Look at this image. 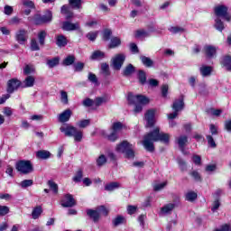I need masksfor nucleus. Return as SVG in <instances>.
Segmentation results:
<instances>
[{"label":"nucleus","instance_id":"20e7f679","mask_svg":"<svg viewBox=\"0 0 231 231\" xmlns=\"http://www.w3.org/2000/svg\"><path fill=\"white\" fill-rule=\"evenodd\" d=\"M60 131L64 133L65 136L74 137V142H82L84 134L81 130H79L77 127L67 125L66 126H60Z\"/></svg>","mask_w":231,"mask_h":231},{"label":"nucleus","instance_id":"393cba45","mask_svg":"<svg viewBox=\"0 0 231 231\" xmlns=\"http://www.w3.org/2000/svg\"><path fill=\"white\" fill-rule=\"evenodd\" d=\"M106 102H109V98L107 97H98L94 100V105L96 107H100L102 104H106Z\"/></svg>","mask_w":231,"mask_h":231},{"label":"nucleus","instance_id":"09e8293b","mask_svg":"<svg viewBox=\"0 0 231 231\" xmlns=\"http://www.w3.org/2000/svg\"><path fill=\"white\" fill-rule=\"evenodd\" d=\"M206 138L209 147L212 149H216V147H217V144H216V141H214V137H212V135H207Z\"/></svg>","mask_w":231,"mask_h":231},{"label":"nucleus","instance_id":"c85d7f7f","mask_svg":"<svg viewBox=\"0 0 231 231\" xmlns=\"http://www.w3.org/2000/svg\"><path fill=\"white\" fill-rule=\"evenodd\" d=\"M82 178H84V171L82 170H78L72 178V180L75 183H80V181H82Z\"/></svg>","mask_w":231,"mask_h":231},{"label":"nucleus","instance_id":"603ef678","mask_svg":"<svg viewBox=\"0 0 231 231\" xmlns=\"http://www.w3.org/2000/svg\"><path fill=\"white\" fill-rule=\"evenodd\" d=\"M221 207V202L219 201V198H216L214 202L212 203L211 210L212 212H216Z\"/></svg>","mask_w":231,"mask_h":231},{"label":"nucleus","instance_id":"4be33fe9","mask_svg":"<svg viewBox=\"0 0 231 231\" xmlns=\"http://www.w3.org/2000/svg\"><path fill=\"white\" fill-rule=\"evenodd\" d=\"M50 156H51V153L46 150H40L36 152V158H39V160H48Z\"/></svg>","mask_w":231,"mask_h":231},{"label":"nucleus","instance_id":"e2e57ef3","mask_svg":"<svg viewBox=\"0 0 231 231\" xmlns=\"http://www.w3.org/2000/svg\"><path fill=\"white\" fill-rule=\"evenodd\" d=\"M88 80L89 82H92V84H97L98 82V79L97 78V75H95L92 72L88 73Z\"/></svg>","mask_w":231,"mask_h":231},{"label":"nucleus","instance_id":"dca6fc26","mask_svg":"<svg viewBox=\"0 0 231 231\" xmlns=\"http://www.w3.org/2000/svg\"><path fill=\"white\" fill-rule=\"evenodd\" d=\"M177 143L180 149V151L185 154V147L189 143V136L180 135L177 138Z\"/></svg>","mask_w":231,"mask_h":231},{"label":"nucleus","instance_id":"9b49d317","mask_svg":"<svg viewBox=\"0 0 231 231\" xmlns=\"http://www.w3.org/2000/svg\"><path fill=\"white\" fill-rule=\"evenodd\" d=\"M185 97L183 95L180 96L178 99H175L173 101V104L171 106L173 111H177L180 113V111H183L185 108Z\"/></svg>","mask_w":231,"mask_h":231},{"label":"nucleus","instance_id":"aec40b11","mask_svg":"<svg viewBox=\"0 0 231 231\" xmlns=\"http://www.w3.org/2000/svg\"><path fill=\"white\" fill-rule=\"evenodd\" d=\"M136 71V68L134 67L133 64H128L124 69H123V76L124 77H131L133 73Z\"/></svg>","mask_w":231,"mask_h":231},{"label":"nucleus","instance_id":"f8f14e48","mask_svg":"<svg viewBox=\"0 0 231 231\" xmlns=\"http://www.w3.org/2000/svg\"><path fill=\"white\" fill-rule=\"evenodd\" d=\"M77 203L75 202V199L73 198V195L67 194L65 195V199L61 202V207L64 208H69L71 207H75Z\"/></svg>","mask_w":231,"mask_h":231},{"label":"nucleus","instance_id":"2eb2a0df","mask_svg":"<svg viewBox=\"0 0 231 231\" xmlns=\"http://www.w3.org/2000/svg\"><path fill=\"white\" fill-rule=\"evenodd\" d=\"M71 115H73V112L71 111V109L68 108L59 115L58 120L59 122H60V124H66V122H69Z\"/></svg>","mask_w":231,"mask_h":231},{"label":"nucleus","instance_id":"423d86ee","mask_svg":"<svg viewBox=\"0 0 231 231\" xmlns=\"http://www.w3.org/2000/svg\"><path fill=\"white\" fill-rule=\"evenodd\" d=\"M15 169L20 174L28 175L33 172V164L31 161L22 160L15 163Z\"/></svg>","mask_w":231,"mask_h":231},{"label":"nucleus","instance_id":"8fccbe9b","mask_svg":"<svg viewBox=\"0 0 231 231\" xmlns=\"http://www.w3.org/2000/svg\"><path fill=\"white\" fill-rule=\"evenodd\" d=\"M33 185V180H24L20 183L22 189H27V187H32Z\"/></svg>","mask_w":231,"mask_h":231},{"label":"nucleus","instance_id":"13d9d810","mask_svg":"<svg viewBox=\"0 0 231 231\" xmlns=\"http://www.w3.org/2000/svg\"><path fill=\"white\" fill-rule=\"evenodd\" d=\"M10 213V208L7 206L0 205V216H6V214Z\"/></svg>","mask_w":231,"mask_h":231},{"label":"nucleus","instance_id":"9d476101","mask_svg":"<svg viewBox=\"0 0 231 231\" xmlns=\"http://www.w3.org/2000/svg\"><path fill=\"white\" fill-rule=\"evenodd\" d=\"M19 88H23V83L21 80L17 79H11L7 81V93H14V91H17Z\"/></svg>","mask_w":231,"mask_h":231},{"label":"nucleus","instance_id":"de8ad7c7","mask_svg":"<svg viewBox=\"0 0 231 231\" xmlns=\"http://www.w3.org/2000/svg\"><path fill=\"white\" fill-rule=\"evenodd\" d=\"M169 31L171 33H183L185 32V28L180 26H172L169 28Z\"/></svg>","mask_w":231,"mask_h":231},{"label":"nucleus","instance_id":"7c9ffc66","mask_svg":"<svg viewBox=\"0 0 231 231\" xmlns=\"http://www.w3.org/2000/svg\"><path fill=\"white\" fill-rule=\"evenodd\" d=\"M214 27L216 28V30H217V32H223V30H225V23H223V21H221L220 18H217L215 19Z\"/></svg>","mask_w":231,"mask_h":231},{"label":"nucleus","instance_id":"6e6552de","mask_svg":"<svg viewBox=\"0 0 231 231\" xmlns=\"http://www.w3.org/2000/svg\"><path fill=\"white\" fill-rule=\"evenodd\" d=\"M124 62H125V54L124 53L116 54L112 59V66L114 69H116L117 71H120V69H122V66H124Z\"/></svg>","mask_w":231,"mask_h":231},{"label":"nucleus","instance_id":"052dcab7","mask_svg":"<svg viewBox=\"0 0 231 231\" xmlns=\"http://www.w3.org/2000/svg\"><path fill=\"white\" fill-rule=\"evenodd\" d=\"M95 104V100L93 101V99L91 98H86L85 100H83L82 105L85 107H91L93 105Z\"/></svg>","mask_w":231,"mask_h":231},{"label":"nucleus","instance_id":"0eeeda50","mask_svg":"<svg viewBox=\"0 0 231 231\" xmlns=\"http://www.w3.org/2000/svg\"><path fill=\"white\" fill-rule=\"evenodd\" d=\"M215 15L219 19L221 17L222 19H225V21H227V23L231 22V14H228V7L226 5H217L214 8Z\"/></svg>","mask_w":231,"mask_h":231},{"label":"nucleus","instance_id":"864d4df0","mask_svg":"<svg viewBox=\"0 0 231 231\" xmlns=\"http://www.w3.org/2000/svg\"><path fill=\"white\" fill-rule=\"evenodd\" d=\"M22 4L25 8H35V4L32 0H22Z\"/></svg>","mask_w":231,"mask_h":231},{"label":"nucleus","instance_id":"79ce46f5","mask_svg":"<svg viewBox=\"0 0 231 231\" xmlns=\"http://www.w3.org/2000/svg\"><path fill=\"white\" fill-rule=\"evenodd\" d=\"M60 61V59L59 57H55L51 60H47V65L49 68H55V66H59V62Z\"/></svg>","mask_w":231,"mask_h":231},{"label":"nucleus","instance_id":"69168bd1","mask_svg":"<svg viewBox=\"0 0 231 231\" xmlns=\"http://www.w3.org/2000/svg\"><path fill=\"white\" fill-rule=\"evenodd\" d=\"M114 226H118V225H122L124 223V217L121 216H118L113 220Z\"/></svg>","mask_w":231,"mask_h":231},{"label":"nucleus","instance_id":"c9c22d12","mask_svg":"<svg viewBox=\"0 0 231 231\" xmlns=\"http://www.w3.org/2000/svg\"><path fill=\"white\" fill-rule=\"evenodd\" d=\"M138 79H139L140 84H142V86H143L147 82V74H145V71L139 70Z\"/></svg>","mask_w":231,"mask_h":231},{"label":"nucleus","instance_id":"e433bc0d","mask_svg":"<svg viewBox=\"0 0 231 231\" xmlns=\"http://www.w3.org/2000/svg\"><path fill=\"white\" fill-rule=\"evenodd\" d=\"M220 64L222 66H224L225 68H228V66H231V56L226 55V56L222 57V59L220 60Z\"/></svg>","mask_w":231,"mask_h":231},{"label":"nucleus","instance_id":"a211bd4d","mask_svg":"<svg viewBox=\"0 0 231 231\" xmlns=\"http://www.w3.org/2000/svg\"><path fill=\"white\" fill-rule=\"evenodd\" d=\"M56 45L58 48H65L68 46V38L62 34L56 36Z\"/></svg>","mask_w":231,"mask_h":231},{"label":"nucleus","instance_id":"ddd939ff","mask_svg":"<svg viewBox=\"0 0 231 231\" xmlns=\"http://www.w3.org/2000/svg\"><path fill=\"white\" fill-rule=\"evenodd\" d=\"M62 30L65 32H74L75 30H80V23L79 22L73 23L70 22H63Z\"/></svg>","mask_w":231,"mask_h":231},{"label":"nucleus","instance_id":"6ab92c4d","mask_svg":"<svg viewBox=\"0 0 231 231\" xmlns=\"http://www.w3.org/2000/svg\"><path fill=\"white\" fill-rule=\"evenodd\" d=\"M87 216L90 217V219H93L95 223L100 219V212H98V208H97V210L95 209H88L87 210Z\"/></svg>","mask_w":231,"mask_h":231},{"label":"nucleus","instance_id":"cd10ccee","mask_svg":"<svg viewBox=\"0 0 231 231\" xmlns=\"http://www.w3.org/2000/svg\"><path fill=\"white\" fill-rule=\"evenodd\" d=\"M200 73L202 77H209L212 73V67L210 66H202L200 69Z\"/></svg>","mask_w":231,"mask_h":231},{"label":"nucleus","instance_id":"3c124183","mask_svg":"<svg viewBox=\"0 0 231 231\" xmlns=\"http://www.w3.org/2000/svg\"><path fill=\"white\" fill-rule=\"evenodd\" d=\"M48 185H49L51 190H52L54 192V194H57V192H59V186L57 185V183H55L52 180H49Z\"/></svg>","mask_w":231,"mask_h":231},{"label":"nucleus","instance_id":"f03ea898","mask_svg":"<svg viewBox=\"0 0 231 231\" xmlns=\"http://www.w3.org/2000/svg\"><path fill=\"white\" fill-rule=\"evenodd\" d=\"M129 106H135L134 108V115H138V113H142L143 109V106H147L149 104V99L147 97L143 95H133V93H129L127 97Z\"/></svg>","mask_w":231,"mask_h":231},{"label":"nucleus","instance_id":"49530a36","mask_svg":"<svg viewBox=\"0 0 231 231\" xmlns=\"http://www.w3.org/2000/svg\"><path fill=\"white\" fill-rule=\"evenodd\" d=\"M89 124H91V121L89 119H84V120L78 122L76 125L78 127L84 129V128L88 127V125H89Z\"/></svg>","mask_w":231,"mask_h":231},{"label":"nucleus","instance_id":"f3484780","mask_svg":"<svg viewBox=\"0 0 231 231\" xmlns=\"http://www.w3.org/2000/svg\"><path fill=\"white\" fill-rule=\"evenodd\" d=\"M154 115H155V112L152 109L148 110L146 112L144 116H145V120L147 121L148 127H152V125H154Z\"/></svg>","mask_w":231,"mask_h":231},{"label":"nucleus","instance_id":"bf43d9fd","mask_svg":"<svg viewBox=\"0 0 231 231\" xmlns=\"http://www.w3.org/2000/svg\"><path fill=\"white\" fill-rule=\"evenodd\" d=\"M112 32L109 29H106L103 33V41H109L111 39Z\"/></svg>","mask_w":231,"mask_h":231},{"label":"nucleus","instance_id":"37998d69","mask_svg":"<svg viewBox=\"0 0 231 231\" xmlns=\"http://www.w3.org/2000/svg\"><path fill=\"white\" fill-rule=\"evenodd\" d=\"M46 31H41L39 33H38V39H39V42L42 46H44V42L46 41Z\"/></svg>","mask_w":231,"mask_h":231},{"label":"nucleus","instance_id":"5701e85b","mask_svg":"<svg viewBox=\"0 0 231 231\" xmlns=\"http://www.w3.org/2000/svg\"><path fill=\"white\" fill-rule=\"evenodd\" d=\"M140 60L143 66H145L146 68H152V66L154 65V61H152V60H151V58L147 56H141Z\"/></svg>","mask_w":231,"mask_h":231},{"label":"nucleus","instance_id":"4468645a","mask_svg":"<svg viewBox=\"0 0 231 231\" xmlns=\"http://www.w3.org/2000/svg\"><path fill=\"white\" fill-rule=\"evenodd\" d=\"M203 51L208 59H214V57H216L217 48L214 45H206L204 46Z\"/></svg>","mask_w":231,"mask_h":231},{"label":"nucleus","instance_id":"4d7b16f0","mask_svg":"<svg viewBox=\"0 0 231 231\" xmlns=\"http://www.w3.org/2000/svg\"><path fill=\"white\" fill-rule=\"evenodd\" d=\"M165 187H167V181L159 183V184H155L153 186V190H155V192H158L160 190H162V189H165Z\"/></svg>","mask_w":231,"mask_h":231},{"label":"nucleus","instance_id":"5fc2aeb1","mask_svg":"<svg viewBox=\"0 0 231 231\" xmlns=\"http://www.w3.org/2000/svg\"><path fill=\"white\" fill-rule=\"evenodd\" d=\"M31 50L32 51H39V50H41V48L39 47V43H37L36 39H32L31 41Z\"/></svg>","mask_w":231,"mask_h":231},{"label":"nucleus","instance_id":"a18cd8bd","mask_svg":"<svg viewBox=\"0 0 231 231\" xmlns=\"http://www.w3.org/2000/svg\"><path fill=\"white\" fill-rule=\"evenodd\" d=\"M86 37L88 41L95 42V41H97V37H98V32H89L87 33Z\"/></svg>","mask_w":231,"mask_h":231},{"label":"nucleus","instance_id":"680f3d73","mask_svg":"<svg viewBox=\"0 0 231 231\" xmlns=\"http://www.w3.org/2000/svg\"><path fill=\"white\" fill-rule=\"evenodd\" d=\"M21 21H22L21 18H19L17 16H14L13 18H11L9 20V24H11V25H14V24L18 25V24H21Z\"/></svg>","mask_w":231,"mask_h":231},{"label":"nucleus","instance_id":"39448f33","mask_svg":"<svg viewBox=\"0 0 231 231\" xmlns=\"http://www.w3.org/2000/svg\"><path fill=\"white\" fill-rule=\"evenodd\" d=\"M116 152H122L125 154V158L132 160L134 158V150H133V144L129 143L127 141H124L119 143L116 148Z\"/></svg>","mask_w":231,"mask_h":231},{"label":"nucleus","instance_id":"a878e982","mask_svg":"<svg viewBox=\"0 0 231 231\" xmlns=\"http://www.w3.org/2000/svg\"><path fill=\"white\" fill-rule=\"evenodd\" d=\"M151 32L149 31H146L144 29L137 30L135 32V38L136 39H142V37H150Z\"/></svg>","mask_w":231,"mask_h":231},{"label":"nucleus","instance_id":"f257e3e1","mask_svg":"<svg viewBox=\"0 0 231 231\" xmlns=\"http://www.w3.org/2000/svg\"><path fill=\"white\" fill-rule=\"evenodd\" d=\"M170 140L171 135L169 134L160 132V128L157 127L144 135L143 145L148 152H154V142H162L167 145L169 144Z\"/></svg>","mask_w":231,"mask_h":231},{"label":"nucleus","instance_id":"6e6d98bb","mask_svg":"<svg viewBox=\"0 0 231 231\" xmlns=\"http://www.w3.org/2000/svg\"><path fill=\"white\" fill-rule=\"evenodd\" d=\"M123 127H124V125L120 122L114 123L112 125V129H113L114 133H118V131H121V129H123Z\"/></svg>","mask_w":231,"mask_h":231},{"label":"nucleus","instance_id":"7ed1b4c3","mask_svg":"<svg viewBox=\"0 0 231 231\" xmlns=\"http://www.w3.org/2000/svg\"><path fill=\"white\" fill-rule=\"evenodd\" d=\"M28 21L33 23L36 26H41L42 24H50L53 21V13L51 11H45L44 14L37 13L33 16H29Z\"/></svg>","mask_w":231,"mask_h":231},{"label":"nucleus","instance_id":"58836bf2","mask_svg":"<svg viewBox=\"0 0 231 231\" xmlns=\"http://www.w3.org/2000/svg\"><path fill=\"white\" fill-rule=\"evenodd\" d=\"M60 102L64 104V106H68L69 104V100L68 99V92L64 90H60Z\"/></svg>","mask_w":231,"mask_h":231},{"label":"nucleus","instance_id":"b1692460","mask_svg":"<svg viewBox=\"0 0 231 231\" xmlns=\"http://www.w3.org/2000/svg\"><path fill=\"white\" fill-rule=\"evenodd\" d=\"M175 208H176V204L170 203L162 207L161 208V212L162 214H171V212H172V210H174Z\"/></svg>","mask_w":231,"mask_h":231},{"label":"nucleus","instance_id":"473e14b6","mask_svg":"<svg viewBox=\"0 0 231 231\" xmlns=\"http://www.w3.org/2000/svg\"><path fill=\"white\" fill-rule=\"evenodd\" d=\"M104 57H106V53L101 51H96L92 53L90 59H92V60H98L104 59Z\"/></svg>","mask_w":231,"mask_h":231},{"label":"nucleus","instance_id":"412c9836","mask_svg":"<svg viewBox=\"0 0 231 231\" xmlns=\"http://www.w3.org/2000/svg\"><path fill=\"white\" fill-rule=\"evenodd\" d=\"M34 84H35V78H33V76H28L24 79L23 85L22 83V88H33Z\"/></svg>","mask_w":231,"mask_h":231},{"label":"nucleus","instance_id":"c03bdc74","mask_svg":"<svg viewBox=\"0 0 231 231\" xmlns=\"http://www.w3.org/2000/svg\"><path fill=\"white\" fill-rule=\"evenodd\" d=\"M198 199V193L194 191H189L186 194L187 201H195Z\"/></svg>","mask_w":231,"mask_h":231},{"label":"nucleus","instance_id":"4c0bfd02","mask_svg":"<svg viewBox=\"0 0 231 231\" xmlns=\"http://www.w3.org/2000/svg\"><path fill=\"white\" fill-rule=\"evenodd\" d=\"M75 63V56L69 55L63 60V66H71V64Z\"/></svg>","mask_w":231,"mask_h":231},{"label":"nucleus","instance_id":"338daca9","mask_svg":"<svg viewBox=\"0 0 231 231\" xmlns=\"http://www.w3.org/2000/svg\"><path fill=\"white\" fill-rule=\"evenodd\" d=\"M190 176L194 178L195 181H201V175H199V172L194 171L190 173Z\"/></svg>","mask_w":231,"mask_h":231},{"label":"nucleus","instance_id":"774afa93","mask_svg":"<svg viewBox=\"0 0 231 231\" xmlns=\"http://www.w3.org/2000/svg\"><path fill=\"white\" fill-rule=\"evenodd\" d=\"M84 69V63L83 62H78L74 64V70L75 71H82Z\"/></svg>","mask_w":231,"mask_h":231},{"label":"nucleus","instance_id":"2f4dec72","mask_svg":"<svg viewBox=\"0 0 231 231\" xmlns=\"http://www.w3.org/2000/svg\"><path fill=\"white\" fill-rule=\"evenodd\" d=\"M41 214H42V207L37 206L32 212V219H39Z\"/></svg>","mask_w":231,"mask_h":231},{"label":"nucleus","instance_id":"72a5a7b5","mask_svg":"<svg viewBox=\"0 0 231 231\" xmlns=\"http://www.w3.org/2000/svg\"><path fill=\"white\" fill-rule=\"evenodd\" d=\"M69 3L75 10H80L82 8V0H69Z\"/></svg>","mask_w":231,"mask_h":231},{"label":"nucleus","instance_id":"ea45409f","mask_svg":"<svg viewBox=\"0 0 231 231\" xmlns=\"http://www.w3.org/2000/svg\"><path fill=\"white\" fill-rule=\"evenodd\" d=\"M107 163V158L106 155L101 154L97 159V167H104Z\"/></svg>","mask_w":231,"mask_h":231},{"label":"nucleus","instance_id":"1a4fd4ad","mask_svg":"<svg viewBox=\"0 0 231 231\" xmlns=\"http://www.w3.org/2000/svg\"><path fill=\"white\" fill-rule=\"evenodd\" d=\"M14 39L18 44H24L28 41V31L26 29H20L15 32Z\"/></svg>","mask_w":231,"mask_h":231},{"label":"nucleus","instance_id":"bb28decb","mask_svg":"<svg viewBox=\"0 0 231 231\" xmlns=\"http://www.w3.org/2000/svg\"><path fill=\"white\" fill-rule=\"evenodd\" d=\"M61 14L66 15L67 20H69L73 17V12L69 11V7L68 5L61 6Z\"/></svg>","mask_w":231,"mask_h":231},{"label":"nucleus","instance_id":"0e129e2a","mask_svg":"<svg viewBox=\"0 0 231 231\" xmlns=\"http://www.w3.org/2000/svg\"><path fill=\"white\" fill-rule=\"evenodd\" d=\"M97 211L100 214H103V216H107V214H109V211L107 210V208H106L105 206H99L97 207Z\"/></svg>","mask_w":231,"mask_h":231},{"label":"nucleus","instance_id":"a19ab883","mask_svg":"<svg viewBox=\"0 0 231 231\" xmlns=\"http://www.w3.org/2000/svg\"><path fill=\"white\" fill-rule=\"evenodd\" d=\"M122 44V41L118 37H114L111 39L109 48H118Z\"/></svg>","mask_w":231,"mask_h":231},{"label":"nucleus","instance_id":"f704fd0d","mask_svg":"<svg viewBox=\"0 0 231 231\" xmlns=\"http://www.w3.org/2000/svg\"><path fill=\"white\" fill-rule=\"evenodd\" d=\"M101 73L104 77H109L111 75V72L109 71V64L101 63Z\"/></svg>","mask_w":231,"mask_h":231},{"label":"nucleus","instance_id":"c756f323","mask_svg":"<svg viewBox=\"0 0 231 231\" xmlns=\"http://www.w3.org/2000/svg\"><path fill=\"white\" fill-rule=\"evenodd\" d=\"M116 189H120V184L118 182H111L105 186V190L108 192H113V190H116Z\"/></svg>","mask_w":231,"mask_h":231}]
</instances>
